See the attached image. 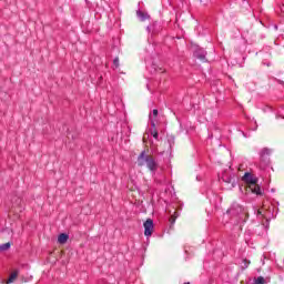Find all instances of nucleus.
Masks as SVG:
<instances>
[{
  "mask_svg": "<svg viewBox=\"0 0 284 284\" xmlns=\"http://www.w3.org/2000/svg\"><path fill=\"white\" fill-rule=\"evenodd\" d=\"M178 213H179V211H174V212H173V214H178Z\"/></svg>",
  "mask_w": 284,
  "mask_h": 284,
  "instance_id": "obj_19",
  "label": "nucleus"
},
{
  "mask_svg": "<svg viewBox=\"0 0 284 284\" xmlns=\"http://www.w3.org/2000/svg\"><path fill=\"white\" fill-rule=\"evenodd\" d=\"M153 116H159V110L156 109L153 110Z\"/></svg>",
  "mask_w": 284,
  "mask_h": 284,
  "instance_id": "obj_14",
  "label": "nucleus"
},
{
  "mask_svg": "<svg viewBox=\"0 0 284 284\" xmlns=\"http://www.w3.org/2000/svg\"><path fill=\"white\" fill-rule=\"evenodd\" d=\"M263 212H261V210H257V214H262Z\"/></svg>",
  "mask_w": 284,
  "mask_h": 284,
  "instance_id": "obj_17",
  "label": "nucleus"
},
{
  "mask_svg": "<svg viewBox=\"0 0 284 284\" xmlns=\"http://www.w3.org/2000/svg\"><path fill=\"white\" fill-rule=\"evenodd\" d=\"M194 57H196V59H200L202 63H205V61H207V59H205V51L203 49H199L197 51H195Z\"/></svg>",
  "mask_w": 284,
  "mask_h": 284,
  "instance_id": "obj_4",
  "label": "nucleus"
},
{
  "mask_svg": "<svg viewBox=\"0 0 284 284\" xmlns=\"http://www.w3.org/2000/svg\"><path fill=\"white\" fill-rule=\"evenodd\" d=\"M68 239H70V236L65 233H62L58 236V243H60V245H65V243H68Z\"/></svg>",
  "mask_w": 284,
  "mask_h": 284,
  "instance_id": "obj_5",
  "label": "nucleus"
},
{
  "mask_svg": "<svg viewBox=\"0 0 284 284\" xmlns=\"http://www.w3.org/2000/svg\"><path fill=\"white\" fill-rule=\"evenodd\" d=\"M171 225H174V223H176V216L172 215L170 219H169Z\"/></svg>",
  "mask_w": 284,
  "mask_h": 284,
  "instance_id": "obj_12",
  "label": "nucleus"
},
{
  "mask_svg": "<svg viewBox=\"0 0 284 284\" xmlns=\"http://www.w3.org/2000/svg\"><path fill=\"white\" fill-rule=\"evenodd\" d=\"M18 276H19V271H18V270L13 271V272L10 274V276H9V278H8V281H7V284L14 283V282L17 281Z\"/></svg>",
  "mask_w": 284,
  "mask_h": 284,
  "instance_id": "obj_6",
  "label": "nucleus"
},
{
  "mask_svg": "<svg viewBox=\"0 0 284 284\" xmlns=\"http://www.w3.org/2000/svg\"><path fill=\"white\" fill-rule=\"evenodd\" d=\"M113 64L115 65V68H119V58H115V59L113 60Z\"/></svg>",
  "mask_w": 284,
  "mask_h": 284,
  "instance_id": "obj_13",
  "label": "nucleus"
},
{
  "mask_svg": "<svg viewBox=\"0 0 284 284\" xmlns=\"http://www.w3.org/2000/svg\"><path fill=\"white\" fill-rule=\"evenodd\" d=\"M232 212H235L236 214L244 212L243 207L237 206L236 209H234Z\"/></svg>",
  "mask_w": 284,
  "mask_h": 284,
  "instance_id": "obj_11",
  "label": "nucleus"
},
{
  "mask_svg": "<svg viewBox=\"0 0 284 284\" xmlns=\"http://www.w3.org/2000/svg\"><path fill=\"white\" fill-rule=\"evenodd\" d=\"M244 263H246V267L250 265V261H247V260H244Z\"/></svg>",
  "mask_w": 284,
  "mask_h": 284,
  "instance_id": "obj_16",
  "label": "nucleus"
},
{
  "mask_svg": "<svg viewBox=\"0 0 284 284\" xmlns=\"http://www.w3.org/2000/svg\"><path fill=\"white\" fill-rule=\"evenodd\" d=\"M255 284H265V277L258 276L255 281Z\"/></svg>",
  "mask_w": 284,
  "mask_h": 284,
  "instance_id": "obj_10",
  "label": "nucleus"
},
{
  "mask_svg": "<svg viewBox=\"0 0 284 284\" xmlns=\"http://www.w3.org/2000/svg\"><path fill=\"white\" fill-rule=\"evenodd\" d=\"M152 134H153V138L159 139V132L154 131Z\"/></svg>",
  "mask_w": 284,
  "mask_h": 284,
  "instance_id": "obj_15",
  "label": "nucleus"
},
{
  "mask_svg": "<svg viewBox=\"0 0 284 284\" xmlns=\"http://www.w3.org/2000/svg\"><path fill=\"white\" fill-rule=\"evenodd\" d=\"M139 168H148L150 172H156L159 164L154 160V156L150 154V149L146 146L138 156Z\"/></svg>",
  "mask_w": 284,
  "mask_h": 284,
  "instance_id": "obj_1",
  "label": "nucleus"
},
{
  "mask_svg": "<svg viewBox=\"0 0 284 284\" xmlns=\"http://www.w3.org/2000/svg\"><path fill=\"white\" fill-rule=\"evenodd\" d=\"M11 245L10 242L0 245V252H7V250H10Z\"/></svg>",
  "mask_w": 284,
  "mask_h": 284,
  "instance_id": "obj_8",
  "label": "nucleus"
},
{
  "mask_svg": "<svg viewBox=\"0 0 284 284\" xmlns=\"http://www.w3.org/2000/svg\"><path fill=\"white\" fill-rule=\"evenodd\" d=\"M136 14H138L140 21H148V19H150V16L145 12L138 11Z\"/></svg>",
  "mask_w": 284,
  "mask_h": 284,
  "instance_id": "obj_7",
  "label": "nucleus"
},
{
  "mask_svg": "<svg viewBox=\"0 0 284 284\" xmlns=\"http://www.w3.org/2000/svg\"><path fill=\"white\" fill-rule=\"evenodd\" d=\"M225 183H231L232 187H234L236 185V181L234 180V178H229L226 180H224Z\"/></svg>",
  "mask_w": 284,
  "mask_h": 284,
  "instance_id": "obj_9",
  "label": "nucleus"
},
{
  "mask_svg": "<svg viewBox=\"0 0 284 284\" xmlns=\"http://www.w3.org/2000/svg\"><path fill=\"white\" fill-rule=\"evenodd\" d=\"M155 125H156V124H155L154 122H152V126L155 128Z\"/></svg>",
  "mask_w": 284,
  "mask_h": 284,
  "instance_id": "obj_18",
  "label": "nucleus"
},
{
  "mask_svg": "<svg viewBox=\"0 0 284 284\" xmlns=\"http://www.w3.org/2000/svg\"><path fill=\"white\" fill-rule=\"evenodd\" d=\"M244 183H246V190L252 192V194H261V186H258V180L254 178L251 173H245L244 176L242 178Z\"/></svg>",
  "mask_w": 284,
  "mask_h": 284,
  "instance_id": "obj_2",
  "label": "nucleus"
},
{
  "mask_svg": "<svg viewBox=\"0 0 284 284\" xmlns=\"http://www.w3.org/2000/svg\"><path fill=\"white\" fill-rule=\"evenodd\" d=\"M184 284H190V282H186V283H184Z\"/></svg>",
  "mask_w": 284,
  "mask_h": 284,
  "instance_id": "obj_20",
  "label": "nucleus"
},
{
  "mask_svg": "<svg viewBox=\"0 0 284 284\" xmlns=\"http://www.w3.org/2000/svg\"><path fill=\"white\" fill-rule=\"evenodd\" d=\"M143 227H144V236H152L154 232V221L152 219H148L143 223Z\"/></svg>",
  "mask_w": 284,
  "mask_h": 284,
  "instance_id": "obj_3",
  "label": "nucleus"
}]
</instances>
